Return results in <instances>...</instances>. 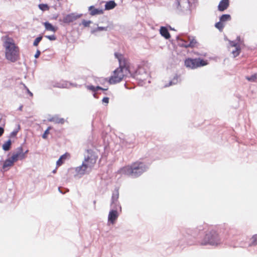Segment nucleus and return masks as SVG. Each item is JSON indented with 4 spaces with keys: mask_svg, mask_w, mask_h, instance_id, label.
I'll list each match as a JSON object with an SVG mask.
<instances>
[{
    "mask_svg": "<svg viewBox=\"0 0 257 257\" xmlns=\"http://www.w3.org/2000/svg\"><path fill=\"white\" fill-rule=\"evenodd\" d=\"M97 159V156L94 151L87 150L84 154V159L82 165L75 168L69 169L68 173L73 174L74 176L80 177L91 170Z\"/></svg>",
    "mask_w": 257,
    "mask_h": 257,
    "instance_id": "nucleus-1",
    "label": "nucleus"
},
{
    "mask_svg": "<svg viewBox=\"0 0 257 257\" xmlns=\"http://www.w3.org/2000/svg\"><path fill=\"white\" fill-rule=\"evenodd\" d=\"M3 40L6 59L11 62L19 60L20 50L19 46L15 44L14 40L9 36L4 37Z\"/></svg>",
    "mask_w": 257,
    "mask_h": 257,
    "instance_id": "nucleus-2",
    "label": "nucleus"
},
{
    "mask_svg": "<svg viewBox=\"0 0 257 257\" xmlns=\"http://www.w3.org/2000/svg\"><path fill=\"white\" fill-rule=\"evenodd\" d=\"M115 56L119 61V67L113 71V74L110 77L109 80L110 84L119 82L124 76H127L129 73L127 61L123 58L121 54L115 53Z\"/></svg>",
    "mask_w": 257,
    "mask_h": 257,
    "instance_id": "nucleus-3",
    "label": "nucleus"
},
{
    "mask_svg": "<svg viewBox=\"0 0 257 257\" xmlns=\"http://www.w3.org/2000/svg\"><path fill=\"white\" fill-rule=\"evenodd\" d=\"M148 168V166L145 164L137 162L131 165L122 168L119 171L121 174L137 177L145 172Z\"/></svg>",
    "mask_w": 257,
    "mask_h": 257,
    "instance_id": "nucleus-4",
    "label": "nucleus"
},
{
    "mask_svg": "<svg viewBox=\"0 0 257 257\" xmlns=\"http://www.w3.org/2000/svg\"><path fill=\"white\" fill-rule=\"evenodd\" d=\"M220 243V240L218 234L214 232L207 234L201 242L202 245H217Z\"/></svg>",
    "mask_w": 257,
    "mask_h": 257,
    "instance_id": "nucleus-5",
    "label": "nucleus"
},
{
    "mask_svg": "<svg viewBox=\"0 0 257 257\" xmlns=\"http://www.w3.org/2000/svg\"><path fill=\"white\" fill-rule=\"evenodd\" d=\"M207 64V63L206 61L200 58H188L185 61V65L186 67L192 69H196L199 67L205 66Z\"/></svg>",
    "mask_w": 257,
    "mask_h": 257,
    "instance_id": "nucleus-6",
    "label": "nucleus"
},
{
    "mask_svg": "<svg viewBox=\"0 0 257 257\" xmlns=\"http://www.w3.org/2000/svg\"><path fill=\"white\" fill-rule=\"evenodd\" d=\"M120 210L118 207L111 206L108 215V224H114L117 219Z\"/></svg>",
    "mask_w": 257,
    "mask_h": 257,
    "instance_id": "nucleus-7",
    "label": "nucleus"
},
{
    "mask_svg": "<svg viewBox=\"0 0 257 257\" xmlns=\"http://www.w3.org/2000/svg\"><path fill=\"white\" fill-rule=\"evenodd\" d=\"M237 42L234 41H229V50L233 55L234 57H235L239 55L240 52V37L237 38Z\"/></svg>",
    "mask_w": 257,
    "mask_h": 257,
    "instance_id": "nucleus-8",
    "label": "nucleus"
},
{
    "mask_svg": "<svg viewBox=\"0 0 257 257\" xmlns=\"http://www.w3.org/2000/svg\"><path fill=\"white\" fill-rule=\"evenodd\" d=\"M176 5L179 10L189 11L190 8V0H176Z\"/></svg>",
    "mask_w": 257,
    "mask_h": 257,
    "instance_id": "nucleus-9",
    "label": "nucleus"
},
{
    "mask_svg": "<svg viewBox=\"0 0 257 257\" xmlns=\"http://www.w3.org/2000/svg\"><path fill=\"white\" fill-rule=\"evenodd\" d=\"M17 152L13 153L11 158L15 163L19 160H23L26 158V154L28 151H26L25 153L23 152V149L22 147H20L17 149Z\"/></svg>",
    "mask_w": 257,
    "mask_h": 257,
    "instance_id": "nucleus-10",
    "label": "nucleus"
},
{
    "mask_svg": "<svg viewBox=\"0 0 257 257\" xmlns=\"http://www.w3.org/2000/svg\"><path fill=\"white\" fill-rule=\"evenodd\" d=\"M119 197V192L118 189H115L113 192L112 197H111V202L110 206L114 207H118L119 208L120 211H121V207L118 201V199Z\"/></svg>",
    "mask_w": 257,
    "mask_h": 257,
    "instance_id": "nucleus-11",
    "label": "nucleus"
},
{
    "mask_svg": "<svg viewBox=\"0 0 257 257\" xmlns=\"http://www.w3.org/2000/svg\"><path fill=\"white\" fill-rule=\"evenodd\" d=\"M136 75L138 78L141 80H145L148 76L145 69L142 67L139 68L136 71Z\"/></svg>",
    "mask_w": 257,
    "mask_h": 257,
    "instance_id": "nucleus-12",
    "label": "nucleus"
},
{
    "mask_svg": "<svg viewBox=\"0 0 257 257\" xmlns=\"http://www.w3.org/2000/svg\"><path fill=\"white\" fill-rule=\"evenodd\" d=\"M90 14L91 16L101 15L103 13V10L100 9H96L94 6H90L88 8Z\"/></svg>",
    "mask_w": 257,
    "mask_h": 257,
    "instance_id": "nucleus-13",
    "label": "nucleus"
},
{
    "mask_svg": "<svg viewBox=\"0 0 257 257\" xmlns=\"http://www.w3.org/2000/svg\"><path fill=\"white\" fill-rule=\"evenodd\" d=\"M180 81L179 77L178 75H175L172 80H170L169 83H164L162 85V87H167L173 85H175Z\"/></svg>",
    "mask_w": 257,
    "mask_h": 257,
    "instance_id": "nucleus-14",
    "label": "nucleus"
},
{
    "mask_svg": "<svg viewBox=\"0 0 257 257\" xmlns=\"http://www.w3.org/2000/svg\"><path fill=\"white\" fill-rule=\"evenodd\" d=\"M188 43H186V44H182V47H184L186 48L187 47H195L197 42L195 39L194 37L193 36H190L188 37Z\"/></svg>",
    "mask_w": 257,
    "mask_h": 257,
    "instance_id": "nucleus-15",
    "label": "nucleus"
},
{
    "mask_svg": "<svg viewBox=\"0 0 257 257\" xmlns=\"http://www.w3.org/2000/svg\"><path fill=\"white\" fill-rule=\"evenodd\" d=\"M229 6V0H222L219 3L218 9L219 11H223L227 9Z\"/></svg>",
    "mask_w": 257,
    "mask_h": 257,
    "instance_id": "nucleus-16",
    "label": "nucleus"
},
{
    "mask_svg": "<svg viewBox=\"0 0 257 257\" xmlns=\"http://www.w3.org/2000/svg\"><path fill=\"white\" fill-rule=\"evenodd\" d=\"M160 32L161 35L164 37H165L166 39H169L170 37V34L167 29L165 27H161Z\"/></svg>",
    "mask_w": 257,
    "mask_h": 257,
    "instance_id": "nucleus-17",
    "label": "nucleus"
},
{
    "mask_svg": "<svg viewBox=\"0 0 257 257\" xmlns=\"http://www.w3.org/2000/svg\"><path fill=\"white\" fill-rule=\"evenodd\" d=\"M116 6V3L113 1H110L106 3L105 5V9L110 10L113 9Z\"/></svg>",
    "mask_w": 257,
    "mask_h": 257,
    "instance_id": "nucleus-18",
    "label": "nucleus"
},
{
    "mask_svg": "<svg viewBox=\"0 0 257 257\" xmlns=\"http://www.w3.org/2000/svg\"><path fill=\"white\" fill-rule=\"evenodd\" d=\"M43 24L45 27V29L47 31L54 32H56V29L51 24L49 23V22H45Z\"/></svg>",
    "mask_w": 257,
    "mask_h": 257,
    "instance_id": "nucleus-19",
    "label": "nucleus"
},
{
    "mask_svg": "<svg viewBox=\"0 0 257 257\" xmlns=\"http://www.w3.org/2000/svg\"><path fill=\"white\" fill-rule=\"evenodd\" d=\"M14 162L12 160V159L11 158H9L8 159H7L4 162L3 168L4 169H6V168H8L9 167H11V166H12L14 165Z\"/></svg>",
    "mask_w": 257,
    "mask_h": 257,
    "instance_id": "nucleus-20",
    "label": "nucleus"
},
{
    "mask_svg": "<svg viewBox=\"0 0 257 257\" xmlns=\"http://www.w3.org/2000/svg\"><path fill=\"white\" fill-rule=\"evenodd\" d=\"M12 145V142L11 140H9L5 142L2 146L3 149L5 151H9L11 149Z\"/></svg>",
    "mask_w": 257,
    "mask_h": 257,
    "instance_id": "nucleus-21",
    "label": "nucleus"
},
{
    "mask_svg": "<svg viewBox=\"0 0 257 257\" xmlns=\"http://www.w3.org/2000/svg\"><path fill=\"white\" fill-rule=\"evenodd\" d=\"M77 18V16H75L73 14L67 15L66 17H65V23L72 22L73 21L76 20Z\"/></svg>",
    "mask_w": 257,
    "mask_h": 257,
    "instance_id": "nucleus-22",
    "label": "nucleus"
},
{
    "mask_svg": "<svg viewBox=\"0 0 257 257\" xmlns=\"http://www.w3.org/2000/svg\"><path fill=\"white\" fill-rule=\"evenodd\" d=\"M231 20V17L229 15L225 14L222 15L220 18V21L222 23L227 21H229Z\"/></svg>",
    "mask_w": 257,
    "mask_h": 257,
    "instance_id": "nucleus-23",
    "label": "nucleus"
},
{
    "mask_svg": "<svg viewBox=\"0 0 257 257\" xmlns=\"http://www.w3.org/2000/svg\"><path fill=\"white\" fill-rule=\"evenodd\" d=\"M87 89L91 90L92 91L95 92L97 91L98 90H107V89H103L101 87L99 86L94 87L92 85H87L86 86Z\"/></svg>",
    "mask_w": 257,
    "mask_h": 257,
    "instance_id": "nucleus-24",
    "label": "nucleus"
},
{
    "mask_svg": "<svg viewBox=\"0 0 257 257\" xmlns=\"http://www.w3.org/2000/svg\"><path fill=\"white\" fill-rule=\"evenodd\" d=\"M38 7L39 8L43 11H48L49 10V7L47 4H41L39 5Z\"/></svg>",
    "mask_w": 257,
    "mask_h": 257,
    "instance_id": "nucleus-25",
    "label": "nucleus"
},
{
    "mask_svg": "<svg viewBox=\"0 0 257 257\" xmlns=\"http://www.w3.org/2000/svg\"><path fill=\"white\" fill-rule=\"evenodd\" d=\"M51 121L57 123H63L64 120L63 118H59L58 117L55 116L52 118Z\"/></svg>",
    "mask_w": 257,
    "mask_h": 257,
    "instance_id": "nucleus-26",
    "label": "nucleus"
},
{
    "mask_svg": "<svg viewBox=\"0 0 257 257\" xmlns=\"http://www.w3.org/2000/svg\"><path fill=\"white\" fill-rule=\"evenodd\" d=\"M107 27H98L96 29H93L91 30V33L93 34L97 31H107Z\"/></svg>",
    "mask_w": 257,
    "mask_h": 257,
    "instance_id": "nucleus-27",
    "label": "nucleus"
},
{
    "mask_svg": "<svg viewBox=\"0 0 257 257\" xmlns=\"http://www.w3.org/2000/svg\"><path fill=\"white\" fill-rule=\"evenodd\" d=\"M257 78L256 74H254L250 76H246L245 78L249 81L254 82Z\"/></svg>",
    "mask_w": 257,
    "mask_h": 257,
    "instance_id": "nucleus-28",
    "label": "nucleus"
},
{
    "mask_svg": "<svg viewBox=\"0 0 257 257\" xmlns=\"http://www.w3.org/2000/svg\"><path fill=\"white\" fill-rule=\"evenodd\" d=\"M215 27L218 29L219 31H222L223 29L224 25L221 22H219L215 24Z\"/></svg>",
    "mask_w": 257,
    "mask_h": 257,
    "instance_id": "nucleus-29",
    "label": "nucleus"
},
{
    "mask_svg": "<svg viewBox=\"0 0 257 257\" xmlns=\"http://www.w3.org/2000/svg\"><path fill=\"white\" fill-rule=\"evenodd\" d=\"M257 244V234L254 235L251 238L250 245Z\"/></svg>",
    "mask_w": 257,
    "mask_h": 257,
    "instance_id": "nucleus-30",
    "label": "nucleus"
},
{
    "mask_svg": "<svg viewBox=\"0 0 257 257\" xmlns=\"http://www.w3.org/2000/svg\"><path fill=\"white\" fill-rule=\"evenodd\" d=\"M64 158V155H62L59 160L57 161V166L59 167L62 165L63 164V159Z\"/></svg>",
    "mask_w": 257,
    "mask_h": 257,
    "instance_id": "nucleus-31",
    "label": "nucleus"
},
{
    "mask_svg": "<svg viewBox=\"0 0 257 257\" xmlns=\"http://www.w3.org/2000/svg\"><path fill=\"white\" fill-rule=\"evenodd\" d=\"M42 37L40 36L37 37L34 41L33 43V45L35 46H37L39 43V42L42 40Z\"/></svg>",
    "mask_w": 257,
    "mask_h": 257,
    "instance_id": "nucleus-32",
    "label": "nucleus"
},
{
    "mask_svg": "<svg viewBox=\"0 0 257 257\" xmlns=\"http://www.w3.org/2000/svg\"><path fill=\"white\" fill-rule=\"evenodd\" d=\"M51 130V127H48L47 129L45 131L43 134L42 137L44 139H46L47 138V136L49 134V131Z\"/></svg>",
    "mask_w": 257,
    "mask_h": 257,
    "instance_id": "nucleus-33",
    "label": "nucleus"
},
{
    "mask_svg": "<svg viewBox=\"0 0 257 257\" xmlns=\"http://www.w3.org/2000/svg\"><path fill=\"white\" fill-rule=\"evenodd\" d=\"M18 133V130H15L13 131L10 135V138H13L16 137Z\"/></svg>",
    "mask_w": 257,
    "mask_h": 257,
    "instance_id": "nucleus-34",
    "label": "nucleus"
},
{
    "mask_svg": "<svg viewBox=\"0 0 257 257\" xmlns=\"http://www.w3.org/2000/svg\"><path fill=\"white\" fill-rule=\"evenodd\" d=\"M91 23V21H90L83 20L82 22V24L84 27H88Z\"/></svg>",
    "mask_w": 257,
    "mask_h": 257,
    "instance_id": "nucleus-35",
    "label": "nucleus"
},
{
    "mask_svg": "<svg viewBox=\"0 0 257 257\" xmlns=\"http://www.w3.org/2000/svg\"><path fill=\"white\" fill-rule=\"evenodd\" d=\"M45 37H46L47 39H48L50 40L54 41L55 40L56 38L55 35H49V36H45Z\"/></svg>",
    "mask_w": 257,
    "mask_h": 257,
    "instance_id": "nucleus-36",
    "label": "nucleus"
},
{
    "mask_svg": "<svg viewBox=\"0 0 257 257\" xmlns=\"http://www.w3.org/2000/svg\"><path fill=\"white\" fill-rule=\"evenodd\" d=\"M103 103L107 104L109 102V98L108 97H104L102 99Z\"/></svg>",
    "mask_w": 257,
    "mask_h": 257,
    "instance_id": "nucleus-37",
    "label": "nucleus"
},
{
    "mask_svg": "<svg viewBox=\"0 0 257 257\" xmlns=\"http://www.w3.org/2000/svg\"><path fill=\"white\" fill-rule=\"evenodd\" d=\"M70 155L69 153H65V160L70 158Z\"/></svg>",
    "mask_w": 257,
    "mask_h": 257,
    "instance_id": "nucleus-38",
    "label": "nucleus"
},
{
    "mask_svg": "<svg viewBox=\"0 0 257 257\" xmlns=\"http://www.w3.org/2000/svg\"><path fill=\"white\" fill-rule=\"evenodd\" d=\"M40 53H40V51L38 50L35 55V57L36 58H38L40 55Z\"/></svg>",
    "mask_w": 257,
    "mask_h": 257,
    "instance_id": "nucleus-39",
    "label": "nucleus"
},
{
    "mask_svg": "<svg viewBox=\"0 0 257 257\" xmlns=\"http://www.w3.org/2000/svg\"><path fill=\"white\" fill-rule=\"evenodd\" d=\"M4 133V129L2 127H0V137H1L3 134Z\"/></svg>",
    "mask_w": 257,
    "mask_h": 257,
    "instance_id": "nucleus-40",
    "label": "nucleus"
},
{
    "mask_svg": "<svg viewBox=\"0 0 257 257\" xmlns=\"http://www.w3.org/2000/svg\"><path fill=\"white\" fill-rule=\"evenodd\" d=\"M186 43H188V42L184 41L182 40H180V45L182 46V44H186Z\"/></svg>",
    "mask_w": 257,
    "mask_h": 257,
    "instance_id": "nucleus-41",
    "label": "nucleus"
},
{
    "mask_svg": "<svg viewBox=\"0 0 257 257\" xmlns=\"http://www.w3.org/2000/svg\"><path fill=\"white\" fill-rule=\"evenodd\" d=\"M27 91L31 96H33V93L28 89H27Z\"/></svg>",
    "mask_w": 257,
    "mask_h": 257,
    "instance_id": "nucleus-42",
    "label": "nucleus"
},
{
    "mask_svg": "<svg viewBox=\"0 0 257 257\" xmlns=\"http://www.w3.org/2000/svg\"><path fill=\"white\" fill-rule=\"evenodd\" d=\"M67 85V84L65 83V87H66Z\"/></svg>",
    "mask_w": 257,
    "mask_h": 257,
    "instance_id": "nucleus-43",
    "label": "nucleus"
}]
</instances>
